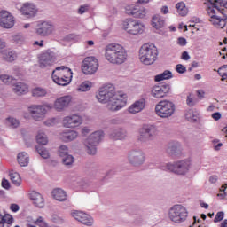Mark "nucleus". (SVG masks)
Returning a JSON list of instances; mask_svg holds the SVG:
<instances>
[{
  "instance_id": "1",
  "label": "nucleus",
  "mask_w": 227,
  "mask_h": 227,
  "mask_svg": "<svg viewBox=\"0 0 227 227\" xmlns=\"http://www.w3.org/2000/svg\"><path fill=\"white\" fill-rule=\"evenodd\" d=\"M96 98L100 104H106V109L112 113H116L127 106V94L116 92L112 84L101 87Z\"/></svg>"
},
{
  "instance_id": "2",
  "label": "nucleus",
  "mask_w": 227,
  "mask_h": 227,
  "mask_svg": "<svg viewBox=\"0 0 227 227\" xmlns=\"http://www.w3.org/2000/svg\"><path fill=\"white\" fill-rule=\"evenodd\" d=\"M105 58L112 65H123L129 54L123 46L118 43L108 44L105 49Z\"/></svg>"
},
{
  "instance_id": "3",
  "label": "nucleus",
  "mask_w": 227,
  "mask_h": 227,
  "mask_svg": "<svg viewBox=\"0 0 227 227\" xmlns=\"http://www.w3.org/2000/svg\"><path fill=\"white\" fill-rule=\"evenodd\" d=\"M159 51L153 43H145L139 50V59L143 65H153L157 61Z\"/></svg>"
},
{
  "instance_id": "4",
  "label": "nucleus",
  "mask_w": 227,
  "mask_h": 227,
  "mask_svg": "<svg viewBox=\"0 0 227 227\" xmlns=\"http://www.w3.org/2000/svg\"><path fill=\"white\" fill-rule=\"evenodd\" d=\"M51 77L59 86H68L72 82V69L65 66L58 67L53 70Z\"/></svg>"
},
{
  "instance_id": "5",
  "label": "nucleus",
  "mask_w": 227,
  "mask_h": 227,
  "mask_svg": "<svg viewBox=\"0 0 227 227\" xmlns=\"http://www.w3.org/2000/svg\"><path fill=\"white\" fill-rule=\"evenodd\" d=\"M168 217L169 221L175 223V224H182V223H185V221H187L189 212L187 211L186 207L176 204L168 209Z\"/></svg>"
},
{
  "instance_id": "6",
  "label": "nucleus",
  "mask_w": 227,
  "mask_h": 227,
  "mask_svg": "<svg viewBox=\"0 0 227 227\" xmlns=\"http://www.w3.org/2000/svg\"><path fill=\"white\" fill-rule=\"evenodd\" d=\"M104 137V131H95L84 141V146L88 155H97V147Z\"/></svg>"
},
{
  "instance_id": "7",
  "label": "nucleus",
  "mask_w": 227,
  "mask_h": 227,
  "mask_svg": "<svg viewBox=\"0 0 227 227\" xmlns=\"http://www.w3.org/2000/svg\"><path fill=\"white\" fill-rule=\"evenodd\" d=\"M176 110L175 103L169 100H161L155 106V113L160 118H171Z\"/></svg>"
},
{
  "instance_id": "8",
  "label": "nucleus",
  "mask_w": 227,
  "mask_h": 227,
  "mask_svg": "<svg viewBox=\"0 0 227 227\" xmlns=\"http://www.w3.org/2000/svg\"><path fill=\"white\" fill-rule=\"evenodd\" d=\"M122 27L129 35H143L145 25L137 20L127 19L122 22Z\"/></svg>"
},
{
  "instance_id": "9",
  "label": "nucleus",
  "mask_w": 227,
  "mask_h": 227,
  "mask_svg": "<svg viewBox=\"0 0 227 227\" xmlns=\"http://www.w3.org/2000/svg\"><path fill=\"white\" fill-rule=\"evenodd\" d=\"M157 137V128L152 124H144L138 130V141L147 143Z\"/></svg>"
},
{
  "instance_id": "10",
  "label": "nucleus",
  "mask_w": 227,
  "mask_h": 227,
  "mask_svg": "<svg viewBox=\"0 0 227 227\" xmlns=\"http://www.w3.org/2000/svg\"><path fill=\"white\" fill-rule=\"evenodd\" d=\"M207 15L209 16V22L218 29H224L227 24V18H221L219 13H223L221 9H214V7H207Z\"/></svg>"
},
{
  "instance_id": "11",
  "label": "nucleus",
  "mask_w": 227,
  "mask_h": 227,
  "mask_svg": "<svg viewBox=\"0 0 227 227\" xmlns=\"http://www.w3.org/2000/svg\"><path fill=\"white\" fill-rule=\"evenodd\" d=\"M127 159L129 164L133 166V168H140L146 161V155L143 150L136 148L131 149L128 153Z\"/></svg>"
},
{
  "instance_id": "12",
  "label": "nucleus",
  "mask_w": 227,
  "mask_h": 227,
  "mask_svg": "<svg viewBox=\"0 0 227 227\" xmlns=\"http://www.w3.org/2000/svg\"><path fill=\"white\" fill-rule=\"evenodd\" d=\"M98 70V59L95 57H86L82 65V71L85 75H93Z\"/></svg>"
},
{
  "instance_id": "13",
  "label": "nucleus",
  "mask_w": 227,
  "mask_h": 227,
  "mask_svg": "<svg viewBox=\"0 0 227 227\" xmlns=\"http://www.w3.org/2000/svg\"><path fill=\"white\" fill-rule=\"evenodd\" d=\"M56 62V53L51 50H47L38 56V63L41 68H49Z\"/></svg>"
},
{
  "instance_id": "14",
  "label": "nucleus",
  "mask_w": 227,
  "mask_h": 227,
  "mask_svg": "<svg viewBox=\"0 0 227 227\" xmlns=\"http://www.w3.org/2000/svg\"><path fill=\"white\" fill-rule=\"evenodd\" d=\"M191 160L185 159L172 163V173L176 175H187L192 166Z\"/></svg>"
},
{
  "instance_id": "15",
  "label": "nucleus",
  "mask_w": 227,
  "mask_h": 227,
  "mask_svg": "<svg viewBox=\"0 0 227 227\" xmlns=\"http://www.w3.org/2000/svg\"><path fill=\"white\" fill-rule=\"evenodd\" d=\"M15 26V18L13 15L6 11H0V27L4 29H12Z\"/></svg>"
},
{
  "instance_id": "16",
  "label": "nucleus",
  "mask_w": 227,
  "mask_h": 227,
  "mask_svg": "<svg viewBox=\"0 0 227 227\" xmlns=\"http://www.w3.org/2000/svg\"><path fill=\"white\" fill-rule=\"evenodd\" d=\"M184 149L178 141H170L166 145V153L170 157H181Z\"/></svg>"
},
{
  "instance_id": "17",
  "label": "nucleus",
  "mask_w": 227,
  "mask_h": 227,
  "mask_svg": "<svg viewBox=\"0 0 227 227\" xmlns=\"http://www.w3.org/2000/svg\"><path fill=\"white\" fill-rule=\"evenodd\" d=\"M54 24L51 21H43L37 25L36 34L39 36H49L54 33Z\"/></svg>"
},
{
  "instance_id": "18",
  "label": "nucleus",
  "mask_w": 227,
  "mask_h": 227,
  "mask_svg": "<svg viewBox=\"0 0 227 227\" xmlns=\"http://www.w3.org/2000/svg\"><path fill=\"white\" fill-rule=\"evenodd\" d=\"M171 87L169 84H158L152 88L151 95L154 98H164L169 93Z\"/></svg>"
},
{
  "instance_id": "19",
  "label": "nucleus",
  "mask_w": 227,
  "mask_h": 227,
  "mask_svg": "<svg viewBox=\"0 0 227 227\" xmlns=\"http://www.w3.org/2000/svg\"><path fill=\"white\" fill-rule=\"evenodd\" d=\"M126 13L127 15H132L136 19H145L146 17V9L139 5H128L126 6Z\"/></svg>"
},
{
  "instance_id": "20",
  "label": "nucleus",
  "mask_w": 227,
  "mask_h": 227,
  "mask_svg": "<svg viewBox=\"0 0 227 227\" xmlns=\"http://www.w3.org/2000/svg\"><path fill=\"white\" fill-rule=\"evenodd\" d=\"M82 124V117L77 114H72L66 116L63 119V125L67 129H75V127H79V125Z\"/></svg>"
},
{
  "instance_id": "21",
  "label": "nucleus",
  "mask_w": 227,
  "mask_h": 227,
  "mask_svg": "<svg viewBox=\"0 0 227 227\" xmlns=\"http://www.w3.org/2000/svg\"><path fill=\"white\" fill-rule=\"evenodd\" d=\"M28 111L35 121L43 120V114H47V109L43 108L42 105H32L28 107Z\"/></svg>"
},
{
  "instance_id": "22",
  "label": "nucleus",
  "mask_w": 227,
  "mask_h": 227,
  "mask_svg": "<svg viewBox=\"0 0 227 227\" xmlns=\"http://www.w3.org/2000/svg\"><path fill=\"white\" fill-rule=\"evenodd\" d=\"M71 215L72 217L76 221H79V223H82V224H84L85 226H93V217L90 215L82 211H74Z\"/></svg>"
},
{
  "instance_id": "23",
  "label": "nucleus",
  "mask_w": 227,
  "mask_h": 227,
  "mask_svg": "<svg viewBox=\"0 0 227 227\" xmlns=\"http://www.w3.org/2000/svg\"><path fill=\"white\" fill-rule=\"evenodd\" d=\"M109 137L113 141H125L129 137V132L124 128H115L109 133Z\"/></svg>"
},
{
  "instance_id": "24",
  "label": "nucleus",
  "mask_w": 227,
  "mask_h": 227,
  "mask_svg": "<svg viewBox=\"0 0 227 227\" xmlns=\"http://www.w3.org/2000/svg\"><path fill=\"white\" fill-rule=\"evenodd\" d=\"M21 13L27 19H33V17H36V13H38V8H36V5L34 4L25 3L21 7Z\"/></svg>"
},
{
  "instance_id": "25",
  "label": "nucleus",
  "mask_w": 227,
  "mask_h": 227,
  "mask_svg": "<svg viewBox=\"0 0 227 227\" xmlns=\"http://www.w3.org/2000/svg\"><path fill=\"white\" fill-rule=\"evenodd\" d=\"M70 102H72V97L63 96L55 100L53 106L56 111H65L70 106Z\"/></svg>"
},
{
  "instance_id": "26",
  "label": "nucleus",
  "mask_w": 227,
  "mask_h": 227,
  "mask_svg": "<svg viewBox=\"0 0 227 227\" xmlns=\"http://www.w3.org/2000/svg\"><path fill=\"white\" fill-rule=\"evenodd\" d=\"M29 197L35 207H37V208H43V207H45V200H43V196H42L40 192L32 191L29 193Z\"/></svg>"
},
{
  "instance_id": "27",
  "label": "nucleus",
  "mask_w": 227,
  "mask_h": 227,
  "mask_svg": "<svg viewBox=\"0 0 227 227\" xmlns=\"http://www.w3.org/2000/svg\"><path fill=\"white\" fill-rule=\"evenodd\" d=\"M79 137V133L75 130H64L60 133V138L64 143H70V141H74L77 139Z\"/></svg>"
},
{
  "instance_id": "28",
  "label": "nucleus",
  "mask_w": 227,
  "mask_h": 227,
  "mask_svg": "<svg viewBox=\"0 0 227 227\" xmlns=\"http://www.w3.org/2000/svg\"><path fill=\"white\" fill-rule=\"evenodd\" d=\"M145 105L146 103L145 102V99L137 100L129 107V113H130L131 114L141 113V111L145 109Z\"/></svg>"
},
{
  "instance_id": "29",
  "label": "nucleus",
  "mask_w": 227,
  "mask_h": 227,
  "mask_svg": "<svg viewBox=\"0 0 227 227\" xmlns=\"http://www.w3.org/2000/svg\"><path fill=\"white\" fill-rule=\"evenodd\" d=\"M166 24V20L162 16L156 14L152 19V26L154 29H162Z\"/></svg>"
},
{
  "instance_id": "30",
  "label": "nucleus",
  "mask_w": 227,
  "mask_h": 227,
  "mask_svg": "<svg viewBox=\"0 0 227 227\" xmlns=\"http://www.w3.org/2000/svg\"><path fill=\"white\" fill-rule=\"evenodd\" d=\"M32 97H35V98H43L44 97H47L49 95V91L47 89L43 87H35L32 89L31 90Z\"/></svg>"
},
{
  "instance_id": "31",
  "label": "nucleus",
  "mask_w": 227,
  "mask_h": 227,
  "mask_svg": "<svg viewBox=\"0 0 227 227\" xmlns=\"http://www.w3.org/2000/svg\"><path fill=\"white\" fill-rule=\"evenodd\" d=\"M185 118L192 123H196L198 118H200V112L196 109H189L185 112Z\"/></svg>"
},
{
  "instance_id": "32",
  "label": "nucleus",
  "mask_w": 227,
  "mask_h": 227,
  "mask_svg": "<svg viewBox=\"0 0 227 227\" xmlns=\"http://www.w3.org/2000/svg\"><path fill=\"white\" fill-rule=\"evenodd\" d=\"M52 196L57 201H66L67 198V192H64L61 188L53 190Z\"/></svg>"
},
{
  "instance_id": "33",
  "label": "nucleus",
  "mask_w": 227,
  "mask_h": 227,
  "mask_svg": "<svg viewBox=\"0 0 227 227\" xmlns=\"http://www.w3.org/2000/svg\"><path fill=\"white\" fill-rule=\"evenodd\" d=\"M12 90L16 95H24V93H27V85L23 82H17L13 85Z\"/></svg>"
},
{
  "instance_id": "34",
  "label": "nucleus",
  "mask_w": 227,
  "mask_h": 227,
  "mask_svg": "<svg viewBox=\"0 0 227 227\" xmlns=\"http://www.w3.org/2000/svg\"><path fill=\"white\" fill-rule=\"evenodd\" d=\"M176 9L177 10V13L180 17H186L189 13V8H187V5H185V3L184 2L177 3L176 4Z\"/></svg>"
},
{
  "instance_id": "35",
  "label": "nucleus",
  "mask_w": 227,
  "mask_h": 227,
  "mask_svg": "<svg viewBox=\"0 0 227 227\" xmlns=\"http://www.w3.org/2000/svg\"><path fill=\"white\" fill-rule=\"evenodd\" d=\"M18 163L21 167H26L29 164V155H27V153L21 152L18 154Z\"/></svg>"
},
{
  "instance_id": "36",
  "label": "nucleus",
  "mask_w": 227,
  "mask_h": 227,
  "mask_svg": "<svg viewBox=\"0 0 227 227\" xmlns=\"http://www.w3.org/2000/svg\"><path fill=\"white\" fill-rule=\"evenodd\" d=\"M173 77V73L171 71H164L163 73L156 75L154 77L155 82H160V81H165L166 79H171Z\"/></svg>"
},
{
  "instance_id": "37",
  "label": "nucleus",
  "mask_w": 227,
  "mask_h": 227,
  "mask_svg": "<svg viewBox=\"0 0 227 227\" xmlns=\"http://www.w3.org/2000/svg\"><path fill=\"white\" fill-rule=\"evenodd\" d=\"M36 142L38 145H45L49 143V138L43 131H39L36 135Z\"/></svg>"
},
{
  "instance_id": "38",
  "label": "nucleus",
  "mask_w": 227,
  "mask_h": 227,
  "mask_svg": "<svg viewBox=\"0 0 227 227\" xmlns=\"http://www.w3.org/2000/svg\"><path fill=\"white\" fill-rule=\"evenodd\" d=\"M13 223V216L10 215H0V227H4V224H12Z\"/></svg>"
},
{
  "instance_id": "39",
  "label": "nucleus",
  "mask_w": 227,
  "mask_h": 227,
  "mask_svg": "<svg viewBox=\"0 0 227 227\" xmlns=\"http://www.w3.org/2000/svg\"><path fill=\"white\" fill-rule=\"evenodd\" d=\"M4 59L12 63V61H15L17 59V52L15 51H9L4 54Z\"/></svg>"
},
{
  "instance_id": "40",
  "label": "nucleus",
  "mask_w": 227,
  "mask_h": 227,
  "mask_svg": "<svg viewBox=\"0 0 227 227\" xmlns=\"http://www.w3.org/2000/svg\"><path fill=\"white\" fill-rule=\"evenodd\" d=\"M10 178L11 181L12 182V184H14V185H16L17 187H19V185H20V175L17 172H10Z\"/></svg>"
},
{
  "instance_id": "41",
  "label": "nucleus",
  "mask_w": 227,
  "mask_h": 227,
  "mask_svg": "<svg viewBox=\"0 0 227 227\" xmlns=\"http://www.w3.org/2000/svg\"><path fill=\"white\" fill-rule=\"evenodd\" d=\"M35 150L43 159H49L51 157L49 151L45 147L37 145L35 146Z\"/></svg>"
},
{
  "instance_id": "42",
  "label": "nucleus",
  "mask_w": 227,
  "mask_h": 227,
  "mask_svg": "<svg viewBox=\"0 0 227 227\" xmlns=\"http://www.w3.org/2000/svg\"><path fill=\"white\" fill-rule=\"evenodd\" d=\"M207 3L210 4L209 8H213V10H219L217 4H220V6H223V8L227 9V1L224 3L221 2V0H215V2L213 3L212 0H207Z\"/></svg>"
},
{
  "instance_id": "43",
  "label": "nucleus",
  "mask_w": 227,
  "mask_h": 227,
  "mask_svg": "<svg viewBox=\"0 0 227 227\" xmlns=\"http://www.w3.org/2000/svg\"><path fill=\"white\" fill-rule=\"evenodd\" d=\"M62 162L64 166H68L69 168L74 166V158L71 154H67L62 158Z\"/></svg>"
},
{
  "instance_id": "44",
  "label": "nucleus",
  "mask_w": 227,
  "mask_h": 227,
  "mask_svg": "<svg viewBox=\"0 0 227 227\" xmlns=\"http://www.w3.org/2000/svg\"><path fill=\"white\" fill-rule=\"evenodd\" d=\"M91 82H83L78 88V91H90L91 90Z\"/></svg>"
},
{
  "instance_id": "45",
  "label": "nucleus",
  "mask_w": 227,
  "mask_h": 227,
  "mask_svg": "<svg viewBox=\"0 0 227 227\" xmlns=\"http://www.w3.org/2000/svg\"><path fill=\"white\" fill-rule=\"evenodd\" d=\"M58 154L59 155V157H67V155L68 154V146L62 145L59 147L58 150Z\"/></svg>"
},
{
  "instance_id": "46",
  "label": "nucleus",
  "mask_w": 227,
  "mask_h": 227,
  "mask_svg": "<svg viewBox=\"0 0 227 227\" xmlns=\"http://www.w3.org/2000/svg\"><path fill=\"white\" fill-rule=\"evenodd\" d=\"M7 124L9 125V127H12V129H17V127H19V125H20V122L19 121V120L13 118V117H8Z\"/></svg>"
},
{
  "instance_id": "47",
  "label": "nucleus",
  "mask_w": 227,
  "mask_h": 227,
  "mask_svg": "<svg viewBox=\"0 0 227 227\" xmlns=\"http://www.w3.org/2000/svg\"><path fill=\"white\" fill-rule=\"evenodd\" d=\"M186 104L189 107H194L198 104V98H194L192 95L187 96Z\"/></svg>"
},
{
  "instance_id": "48",
  "label": "nucleus",
  "mask_w": 227,
  "mask_h": 227,
  "mask_svg": "<svg viewBox=\"0 0 227 227\" xmlns=\"http://www.w3.org/2000/svg\"><path fill=\"white\" fill-rule=\"evenodd\" d=\"M0 81L4 82V84H12L13 82V77L8 74L0 75Z\"/></svg>"
},
{
  "instance_id": "49",
  "label": "nucleus",
  "mask_w": 227,
  "mask_h": 227,
  "mask_svg": "<svg viewBox=\"0 0 227 227\" xmlns=\"http://www.w3.org/2000/svg\"><path fill=\"white\" fill-rule=\"evenodd\" d=\"M159 169H162V171H170L173 173V163H162L159 166Z\"/></svg>"
},
{
  "instance_id": "50",
  "label": "nucleus",
  "mask_w": 227,
  "mask_h": 227,
  "mask_svg": "<svg viewBox=\"0 0 227 227\" xmlns=\"http://www.w3.org/2000/svg\"><path fill=\"white\" fill-rule=\"evenodd\" d=\"M218 74H219V75H221V77H223V79H226L227 78V65L222 66L218 69Z\"/></svg>"
},
{
  "instance_id": "51",
  "label": "nucleus",
  "mask_w": 227,
  "mask_h": 227,
  "mask_svg": "<svg viewBox=\"0 0 227 227\" xmlns=\"http://www.w3.org/2000/svg\"><path fill=\"white\" fill-rule=\"evenodd\" d=\"M176 70L177 74H185L187 72V68L182 64H177L176 66Z\"/></svg>"
},
{
  "instance_id": "52",
  "label": "nucleus",
  "mask_w": 227,
  "mask_h": 227,
  "mask_svg": "<svg viewBox=\"0 0 227 227\" xmlns=\"http://www.w3.org/2000/svg\"><path fill=\"white\" fill-rule=\"evenodd\" d=\"M223 219H224V212L220 211L216 214L214 219V223H221V221H223Z\"/></svg>"
},
{
  "instance_id": "53",
  "label": "nucleus",
  "mask_w": 227,
  "mask_h": 227,
  "mask_svg": "<svg viewBox=\"0 0 227 227\" xmlns=\"http://www.w3.org/2000/svg\"><path fill=\"white\" fill-rule=\"evenodd\" d=\"M13 42L15 43L22 44L24 43V37H22V35H14Z\"/></svg>"
},
{
  "instance_id": "54",
  "label": "nucleus",
  "mask_w": 227,
  "mask_h": 227,
  "mask_svg": "<svg viewBox=\"0 0 227 227\" xmlns=\"http://www.w3.org/2000/svg\"><path fill=\"white\" fill-rule=\"evenodd\" d=\"M178 45H181V47H185L187 45V39L184 37H179L177 39Z\"/></svg>"
},
{
  "instance_id": "55",
  "label": "nucleus",
  "mask_w": 227,
  "mask_h": 227,
  "mask_svg": "<svg viewBox=\"0 0 227 227\" xmlns=\"http://www.w3.org/2000/svg\"><path fill=\"white\" fill-rule=\"evenodd\" d=\"M86 12H88V5H82L80 6V8L78 9V13L80 15H82V13H86Z\"/></svg>"
},
{
  "instance_id": "56",
  "label": "nucleus",
  "mask_w": 227,
  "mask_h": 227,
  "mask_svg": "<svg viewBox=\"0 0 227 227\" xmlns=\"http://www.w3.org/2000/svg\"><path fill=\"white\" fill-rule=\"evenodd\" d=\"M2 187L4 189H10V181L9 180H6V179H3L2 180Z\"/></svg>"
},
{
  "instance_id": "57",
  "label": "nucleus",
  "mask_w": 227,
  "mask_h": 227,
  "mask_svg": "<svg viewBox=\"0 0 227 227\" xmlns=\"http://www.w3.org/2000/svg\"><path fill=\"white\" fill-rule=\"evenodd\" d=\"M211 117L213 118V120H215V121L221 120L222 114L219 112H215L214 114H212Z\"/></svg>"
},
{
  "instance_id": "58",
  "label": "nucleus",
  "mask_w": 227,
  "mask_h": 227,
  "mask_svg": "<svg viewBox=\"0 0 227 227\" xmlns=\"http://www.w3.org/2000/svg\"><path fill=\"white\" fill-rule=\"evenodd\" d=\"M6 48V41L0 38V54L3 52V49Z\"/></svg>"
},
{
  "instance_id": "59",
  "label": "nucleus",
  "mask_w": 227,
  "mask_h": 227,
  "mask_svg": "<svg viewBox=\"0 0 227 227\" xmlns=\"http://www.w3.org/2000/svg\"><path fill=\"white\" fill-rule=\"evenodd\" d=\"M182 59H184V61H189V59H191V56H189V53L187 51H184L182 53Z\"/></svg>"
},
{
  "instance_id": "60",
  "label": "nucleus",
  "mask_w": 227,
  "mask_h": 227,
  "mask_svg": "<svg viewBox=\"0 0 227 227\" xmlns=\"http://www.w3.org/2000/svg\"><path fill=\"white\" fill-rule=\"evenodd\" d=\"M37 224H41L42 227H47V223H43V217L40 216L36 220Z\"/></svg>"
},
{
  "instance_id": "61",
  "label": "nucleus",
  "mask_w": 227,
  "mask_h": 227,
  "mask_svg": "<svg viewBox=\"0 0 227 227\" xmlns=\"http://www.w3.org/2000/svg\"><path fill=\"white\" fill-rule=\"evenodd\" d=\"M161 13H163V15H168V13H169V8L167 5L162 6Z\"/></svg>"
},
{
  "instance_id": "62",
  "label": "nucleus",
  "mask_w": 227,
  "mask_h": 227,
  "mask_svg": "<svg viewBox=\"0 0 227 227\" xmlns=\"http://www.w3.org/2000/svg\"><path fill=\"white\" fill-rule=\"evenodd\" d=\"M19 205H17V204H12L11 205V210L12 211V212H19Z\"/></svg>"
},
{
  "instance_id": "63",
  "label": "nucleus",
  "mask_w": 227,
  "mask_h": 227,
  "mask_svg": "<svg viewBox=\"0 0 227 227\" xmlns=\"http://www.w3.org/2000/svg\"><path fill=\"white\" fill-rule=\"evenodd\" d=\"M197 97H199V98H205V91L198 90L197 91Z\"/></svg>"
},
{
  "instance_id": "64",
  "label": "nucleus",
  "mask_w": 227,
  "mask_h": 227,
  "mask_svg": "<svg viewBox=\"0 0 227 227\" xmlns=\"http://www.w3.org/2000/svg\"><path fill=\"white\" fill-rule=\"evenodd\" d=\"M209 182L211 184H215V182H217V176H212L209 177Z\"/></svg>"
}]
</instances>
